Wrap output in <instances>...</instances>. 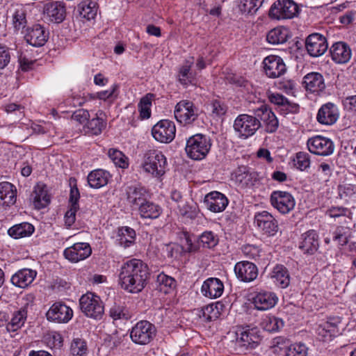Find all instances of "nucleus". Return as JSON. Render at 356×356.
Here are the masks:
<instances>
[{"mask_svg": "<svg viewBox=\"0 0 356 356\" xmlns=\"http://www.w3.org/2000/svg\"><path fill=\"white\" fill-rule=\"evenodd\" d=\"M270 278L278 287L286 289L290 284V275L288 269L283 265L277 264L270 273Z\"/></svg>", "mask_w": 356, "mask_h": 356, "instance_id": "obj_36", "label": "nucleus"}, {"mask_svg": "<svg viewBox=\"0 0 356 356\" xmlns=\"http://www.w3.org/2000/svg\"><path fill=\"white\" fill-rule=\"evenodd\" d=\"M263 65L265 74L271 79L278 78L286 71L283 59L275 55L266 56L263 60Z\"/></svg>", "mask_w": 356, "mask_h": 356, "instance_id": "obj_14", "label": "nucleus"}, {"mask_svg": "<svg viewBox=\"0 0 356 356\" xmlns=\"http://www.w3.org/2000/svg\"><path fill=\"white\" fill-rule=\"evenodd\" d=\"M159 289L164 293H168L169 291L175 287V280L163 273L158 275L156 278Z\"/></svg>", "mask_w": 356, "mask_h": 356, "instance_id": "obj_47", "label": "nucleus"}, {"mask_svg": "<svg viewBox=\"0 0 356 356\" xmlns=\"http://www.w3.org/2000/svg\"><path fill=\"white\" fill-rule=\"evenodd\" d=\"M268 98L270 103L276 105L279 111L282 108L284 104L286 102V98L277 92H269L268 94Z\"/></svg>", "mask_w": 356, "mask_h": 356, "instance_id": "obj_63", "label": "nucleus"}, {"mask_svg": "<svg viewBox=\"0 0 356 356\" xmlns=\"http://www.w3.org/2000/svg\"><path fill=\"white\" fill-rule=\"evenodd\" d=\"M182 250L185 252L194 254L200 252V248L212 249L216 247L219 239L211 231L204 232L195 241L188 232H184L181 238Z\"/></svg>", "mask_w": 356, "mask_h": 356, "instance_id": "obj_3", "label": "nucleus"}, {"mask_svg": "<svg viewBox=\"0 0 356 356\" xmlns=\"http://www.w3.org/2000/svg\"><path fill=\"white\" fill-rule=\"evenodd\" d=\"M13 22L16 30H19L25 26L26 23V14L22 8L15 10L13 15Z\"/></svg>", "mask_w": 356, "mask_h": 356, "instance_id": "obj_56", "label": "nucleus"}, {"mask_svg": "<svg viewBox=\"0 0 356 356\" xmlns=\"http://www.w3.org/2000/svg\"><path fill=\"white\" fill-rule=\"evenodd\" d=\"M155 326L147 321L138 322L131 330L132 341L139 345L149 343L156 336Z\"/></svg>", "mask_w": 356, "mask_h": 356, "instance_id": "obj_8", "label": "nucleus"}, {"mask_svg": "<svg viewBox=\"0 0 356 356\" xmlns=\"http://www.w3.org/2000/svg\"><path fill=\"white\" fill-rule=\"evenodd\" d=\"M126 192L127 200L134 209H138L147 200V193L143 187L131 186Z\"/></svg>", "mask_w": 356, "mask_h": 356, "instance_id": "obj_29", "label": "nucleus"}, {"mask_svg": "<svg viewBox=\"0 0 356 356\" xmlns=\"http://www.w3.org/2000/svg\"><path fill=\"white\" fill-rule=\"evenodd\" d=\"M37 272L30 268H23L16 272L11 277L13 285L19 288H26L35 280Z\"/></svg>", "mask_w": 356, "mask_h": 356, "instance_id": "obj_30", "label": "nucleus"}, {"mask_svg": "<svg viewBox=\"0 0 356 356\" xmlns=\"http://www.w3.org/2000/svg\"><path fill=\"white\" fill-rule=\"evenodd\" d=\"M350 236V229L345 226H339L333 233V240L340 245H346Z\"/></svg>", "mask_w": 356, "mask_h": 356, "instance_id": "obj_52", "label": "nucleus"}, {"mask_svg": "<svg viewBox=\"0 0 356 356\" xmlns=\"http://www.w3.org/2000/svg\"><path fill=\"white\" fill-rule=\"evenodd\" d=\"M50 202V197L48 195L46 186L38 184L35 186L33 204L35 208L40 209L46 207Z\"/></svg>", "mask_w": 356, "mask_h": 356, "instance_id": "obj_38", "label": "nucleus"}, {"mask_svg": "<svg viewBox=\"0 0 356 356\" xmlns=\"http://www.w3.org/2000/svg\"><path fill=\"white\" fill-rule=\"evenodd\" d=\"M109 316L114 321L116 320H128L131 318V315L127 308L121 305L115 303L109 310Z\"/></svg>", "mask_w": 356, "mask_h": 356, "instance_id": "obj_48", "label": "nucleus"}, {"mask_svg": "<svg viewBox=\"0 0 356 356\" xmlns=\"http://www.w3.org/2000/svg\"><path fill=\"white\" fill-rule=\"evenodd\" d=\"M108 154L116 166L121 168H127L128 167L127 158L122 152L115 149H110Z\"/></svg>", "mask_w": 356, "mask_h": 356, "instance_id": "obj_51", "label": "nucleus"}, {"mask_svg": "<svg viewBox=\"0 0 356 356\" xmlns=\"http://www.w3.org/2000/svg\"><path fill=\"white\" fill-rule=\"evenodd\" d=\"M261 122L268 133L275 132L279 126L278 120L272 110L266 104L254 111V115L241 114L234 122V130L239 138L247 139L261 127Z\"/></svg>", "mask_w": 356, "mask_h": 356, "instance_id": "obj_1", "label": "nucleus"}, {"mask_svg": "<svg viewBox=\"0 0 356 356\" xmlns=\"http://www.w3.org/2000/svg\"><path fill=\"white\" fill-rule=\"evenodd\" d=\"M193 63V58H191L186 60L178 69L177 79L184 86L193 84L195 81V73L192 70Z\"/></svg>", "mask_w": 356, "mask_h": 356, "instance_id": "obj_32", "label": "nucleus"}, {"mask_svg": "<svg viewBox=\"0 0 356 356\" xmlns=\"http://www.w3.org/2000/svg\"><path fill=\"white\" fill-rule=\"evenodd\" d=\"M175 123L168 120H162L157 122L152 129L154 138L163 143H170L175 137Z\"/></svg>", "mask_w": 356, "mask_h": 356, "instance_id": "obj_11", "label": "nucleus"}, {"mask_svg": "<svg viewBox=\"0 0 356 356\" xmlns=\"http://www.w3.org/2000/svg\"><path fill=\"white\" fill-rule=\"evenodd\" d=\"M272 206L282 214L289 213L294 209L296 202L291 193L286 191H275L271 193Z\"/></svg>", "mask_w": 356, "mask_h": 356, "instance_id": "obj_13", "label": "nucleus"}, {"mask_svg": "<svg viewBox=\"0 0 356 356\" xmlns=\"http://www.w3.org/2000/svg\"><path fill=\"white\" fill-rule=\"evenodd\" d=\"M107 124V118L105 113L99 110L95 117L88 120L87 123V132L92 135L98 136L106 129Z\"/></svg>", "mask_w": 356, "mask_h": 356, "instance_id": "obj_35", "label": "nucleus"}, {"mask_svg": "<svg viewBox=\"0 0 356 356\" xmlns=\"http://www.w3.org/2000/svg\"><path fill=\"white\" fill-rule=\"evenodd\" d=\"M264 0H240L238 8L242 13L253 15L262 6Z\"/></svg>", "mask_w": 356, "mask_h": 356, "instance_id": "obj_46", "label": "nucleus"}, {"mask_svg": "<svg viewBox=\"0 0 356 356\" xmlns=\"http://www.w3.org/2000/svg\"><path fill=\"white\" fill-rule=\"evenodd\" d=\"M167 165L166 157L161 152L150 149L144 154L141 167L145 172L160 179L165 175Z\"/></svg>", "mask_w": 356, "mask_h": 356, "instance_id": "obj_4", "label": "nucleus"}, {"mask_svg": "<svg viewBox=\"0 0 356 356\" xmlns=\"http://www.w3.org/2000/svg\"><path fill=\"white\" fill-rule=\"evenodd\" d=\"M350 213L349 210L343 207H331L327 211L325 214L330 218H338L347 216Z\"/></svg>", "mask_w": 356, "mask_h": 356, "instance_id": "obj_58", "label": "nucleus"}, {"mask_svg": "<svg viewBox=\"0 0 356 356\" xmlns=\"http://www.w3.org/2000/svg\"><path fill=\"white\" fill-rule=\"evenodd\" d=\"M235 181L241 188H250L257 181V174L246 167H240L235 172Z\"/></svg>", "mask_w": 356, "mask_h": 356, "instance_id": "obj_31", "label": "nucleus"}, {"mask_svg": "<svg viewBox=\"0 0 356 356\" xmlns=\"http://www.w3.org/2000/svg\"><path fill=\"white\" fill-rule=\"evenodd\" d=\"M81 312L89 318L100 319L104 314V307L99 296L88 292L79 299Z\"/></svg>", "mask_w": 356, "mask_h": 356, "instance_id": "obj_7", "label": "nucleus"}, {"mask_svg": "<svg viewBox=\"0 0 356 356\" xmlns=\"http://www.w3.org/2000/svg\"><path fill=\"white\" fill-rule=\"evenodd\" d=\"M177 121L182 124H191L195 122L198 115V108L188 100H181L177 104L174 111Z\"/></svg>", "mask_w": 356, "mask_h": 356, "instance_id": "obj_9", "label": "nucleus"}, {"mask_svg": "<svg viewBox=\"0 0 356 356\" xmlns=\"http://www.w3.org/2000/svg\"><path fill=\"white\" fill-rule=\"evenodd\" d=\"M118 271V284L130 293L141 292L147 284L150 275L147 265L136 259L124 262Z\"/></svg>", "mask_w": 356, "mask_h": 356, "instance_id": "obj_2", "label": "nucleus"}, {"mask_svg": "<svg viewBox=\"0 0 356 356\" xmlns=\"http://www.w3.org/2000/svg\"><path fill=\"white\" fill-rule=\"evenodd\" d=\"M44 13L49 20L56 23H60L65 17L66 10L65 3L62 1H51L44 5Z\"/></svg>", "mask_w": 356, "mask_h": 356, "instance_id": "obj_25", "label": "nucleus"}, {"mask_svg": "<svg viewBox=\"0 0 356 356\" xmlns=\"http://www.w3.org/2000/svg\"><path fill=\"white\" fill-rule=\"evenodd\" d=\"M254 223L263 234L268 236H275L279 229L277 221L266 211L256 213Z\"/></svg>", "mask_w": 356, "mask_h": 356, "instance_id": "obj_10", "label": "nucleus"}, {"mask_svg": "<svg viewBox=\"0 0 356 356\" xmlns=\"http://www.w3.org/2000/svg\"><path fill=\"white\" fill-rule=\"evenodd\" d=\"M307 145L311 153L323 156L332 154L334 149V145L331 139L319 135L309 138Z\"/></svg>", "mask_w": 356, "mask_h": 356, "instance_id": "obj_12", "label": "nucleus"}, {"mask_svg": "<svg viewBox=\"0 0 356 356\" xmlns=\"http://www.w3.org/2000/svg\"><path fill=\"white\" fill-rule=\"evenodd\" d=\"M153 97L154 95L149 93L141 98L138 104V109L140 111V118L142 119H147L150 117V108L152 106V100Z\"/></svg>", "mask_w": 356, "mask_h": 356, "instance_id": "obj_50", "label": "nucleus"}, {"mask_svg": "<svg viewBox=\"0 0 356 356\" xmlns=\"http://www.w3.org/2000/svg\"><path fill=\"white\" fill-rule=\"evenodd\" d=\"M262 327L269 332H275L284 327L282 319L275 316H266L262 321Z\"/></svg>", "mask_w": 356, "mask_h": 356, "instance_id": "obj_45", "label": "nucleus"}, {"mask_svg": "<svg viewBox=\"0 0 356 356\" xmlns=\"http://www.w3.org/2000/svg\"><path fill=\"white\" fill-rule=\"evenodd\" d=\"M211 110L213 114L216 116H221L226 113L227 106L220 100L213 99L210 104Z\"/></svg>", "mask_w": 356, "mask_h": 356, "instance_id": "obj_59", "label": "nucleus"}, {"mask_svg": "<svg viewBox=\"0 0 356 356\" xmlns=\"http://www.w3.org/2000/svg\"><path fill=\"white\" fill-rule=\"evenodd\" d=\"M278 302L275 293L270 291L261 290L252 298V303L257 310L266 311L273 308Z\"/></svg>", "mask_w": 356, "mask_h": 356, "instance_id": "obj_18", "label": "nucleus"}, {"mask_svg": "<svg viewBox=\"0 0 356 356\" xmlns=\"http://www.w3.org/2000/svg\"><path fill=\"white\" fill-rule=\"evenodd\" d=\"M46 316L49 321L65 323L72 318L73 311L65 304L58 302L51 305L47 311Z\"/></svg>", "mask_w": 356, "mask_h": 356, "instance_id": "obj_16", "label": "nucleus"}, {"mask_svg": "<svg viewBox=\"0 0 356 356\" xmlns=\"http://www.w3.org/2000/svg\"><path fill=\"white\" fill-rule=\"evenodd\" d=\"M136 238V232L129 227H122L118 229L116 241L123 248L130 247Z\"/></svg>", "mask_w": 356, "mask_h": 356, "instance_id": "obj_40", "label": "nucleus"}, {"mask_svg": "<svg viewBox=\"0 0 356 356\" xmlns=\"http://www.w3.org/2000/svg\"><path fill=\"white\" fill-rule=\"evenodd\" d=\"M34 230V227L31 224L22 222L13 226L8 229V232L10 236L19 238L31 236Z\"/></svg>", "mask_w": 356, "mask_h": 356, "instance_id": "obj_42", "label": "nucleus"}, {"mask_svg": "<svg viewBox=\"0 0 356 356\" xmlns=\"http://www.w3.org/2000/svg\"><path fill=\"white\" fill-rule=\"evenodd\" d=\"M10 61V49L0 44V70L6 67Z\"/></svg>", "mask_w": 356, "mask_h": 356, "instance_id": "obj_61", "label": "nucleus"}, {"mask_svg": "<svg viewBox=\"0 0 356 356\" xmlns=\"http://www.w3.org/2000/svg\"><path fill=\"white\" fill-rule=\"evenodd\" d=\"M305 47L308 54L312 57H319L327 50L328 44L325 36L320 33L309 35L305 42Z\"/></svg>", "mask_w": 356, "mask_h": 356, "instance_id": "obj_15", "label": "nucleus"}, {"mask_svg": "<svg viewBox=\"0 0 356 356\" xmlns=\"http://www.w3.org/2000/svg\"><path fill=\"white\" fill-rule=\"evenodd\" d=\"M308 348L304 343H294L285 350V356H307Z\"/></svg>", "mask_w": 356, "mask_h": 356, "instance_id": "obj_54", "label": "nucleus"}, {"mask_svg": "<svg viewBox=\"0 0 356 356\" xmlns=\"http://www.w3.org/2000/svg\"><path fill=\"white\" fill-rule=\"evenodd\" d=\"M339 117V109L334 104L327 102L323 104L316 115L317 121L324 125H332Z\"/></svg>", "mask_w": 356, "mask_h": 356, "instance_id": "obj_20", "label": "nucleus"}, {"mask_svg": "<svg viewBox=\"0 0 356 356\" xmlns=\"http://www.w3.org/2000/svg\"><path fill=\"white\" fill-rule=\"evenodd\" d=\"M92 248L88 243H76L67 248L63 252L65 257L72 262L84 260L90 256Z\"/></svg>", "mask_w": 356, "mask_h": 356, "instance_id": "obj_19", "label": "nucleus"}, {"mask_svg": "<svg viewBox=\"0 0 356 356\" xmlns=\"http://www.w3.org/2000/svg\"><path fill=\"white\" fill-rule=\"evenodd\" d=\"M300 10L298 5L293 0H277L270 6L268 16L277 20L290 19L297 17Z\"/></svg>", "mask_w": 356, "mask_h": 356, "instance_id": "obj_6", "label": "nucleus"}, {"mask_svg": "<svg viewBox=\"0 0 356 356\" xmlns=\"http://www.w3.org/2000/svg\"><path fill=\"white\" fill-rule=\"evenodd\" d=\"M204 202L209 211L219 213L225 209L229 201L224 194L218 191H212L206 195Z\"/></svg>", "mask_w": 356, "mask_h": 356, "instance_id": "obj_22", "label": "nucleus"}, {"mask_svg": "<svg viewBox=\"0 0 356 356\" xmlns=\"http://www.w3.org/2000/svg\"><path fill=\"white\" fill-rule=\"evenodd\" d=\"M241 251L244 257L249 259L257 260L261 256V249L254 245H244L241 248Z\"/></svg>", "mask_w": 356, "mask_h": 356, "instance_id": "obj_55", "label": "nucleus"}, {"mask_svg": "<svg viewBox=\"0 0 356 356\" xmlns=\"http://www.w3.org/2000/svg\"><path fill=\"white\" fill-rule=\"evenodd\" d=\"M293 162L297 169L301 171L306 170L310 167V156L305 152H297L293 159Z\"/></svg>", "mask_w": 356, "mask_h": 356, "instance_id": "obj_49", "label": "nucleus"}, {"mask_svg": "<svg viewBox=\"0 0 356 356\" xmlns=\"http://www.w3.org/2000/svg\"><path fill=\"white\" fill-rule=\"evenodd\" d=\"M234 270L237 279L243 282L254 281L257 279L259 273L257 266L248 261L237 262Z\"/></svg>", "mask_w": 356, "mask_h": 356, "instance_id": "obj_17", "label": "nucleus"}, {"mask_svg": "<svg viewBox=\"0 0 356 356\" xmlns=\"http://www.w3.org/2000/svg\"><path fill=\"white\" fill-rule=\"evenodd\" d=\"M86 342L79 338L74 339L70 346V353L73 356H83L87 353Z\"/></svg>", "mask_w": 356, "mask_h": 356, "instance_id": "obj_53", "label": "nucleus"}, {"mask_svg": "<svg viewBox=\"0 0 356 356\" xmlns=\"http://www.w3.org/2000/svg\"><path fill=\"white\" fill-rule=\"evenodd\" d=\"M111 177L109 172L103 169H96L88 174L87 180L91 188L97 189L107 185Z\"/></svg>", "mask_w": 356, "mask_h": 356, "instance_id": "obj_34", "label": "nucleus"}, {"mask_svg": "<svg viewBox=\"0 0 356 356\" xmlns=\"http://www.w3.org/2000/svg\"><path fill=\"white\" fill-rule=\"evenodd\" d=\"M224 307L221 302L208 305L202 309V316L207 321H211L219 318Z\"/></svg>", "mask_w": 356, "mask_h": 356, "instance_id": "obj_44", "label": "nucleus"}, {"mask_svg": "<svg viewBox=\"0 0 356 356\" xmlns=\"http://www.w3.org/2000/svg\"><path fill=\"white\" fill-rule=\"evenodd\" d=\"M299 111V105L295 103L290 102L288 99H286V102H285L280 110V112L282 115H286L289 113H297Z\"/></svg>", "mask_w": 356, "mask_h": 356, "instance_id": "obj_64", "label": "nucleus"}, {"mask_svg": "<svg viewBox=\"0 0 356 356\" xmlns=\"http://www.w3.org/2000/svg\"><path fill=\"white\" fill-rule=\"evenodd\" d=\"M89 118L90 113L85 109H78L72 115V120L79 122L80 124H87Z\"/></svg>", "mask_w": 356, "mask_h": 356, "instance_id": "obj_60", "label": "nucleus"}, {"mask_svg": "<svg viewBox=\"0 0 356 356\" xmlns=\"http://www.w3.org/2000/svg\"><path fill=\"white\" fill-rule=\"evenodd\" d=\"M28 307L29 303H26L12 314L10 321L8 320L7 324V330L8 332H16L24 326L27 318Z\"/></svg>", "mask_w": 356, "mask_h": 356, "instance_id": "obj_33", "label": "nucleus"}, {"mask_svg": "<svg viewBox=\"0 0 356 356\" xmlns=\"http://www.w3.org/2000/svg\"><path fill=\"white\" fill-rule=\"evenodd\" d=\"M49 38V33L40 24H34L26 29L24 39L33 47L43 46Z\"/></svg>", "mask_w": 356, "mask_h": 356, "instance_id": "obj_21", "label": "nucleus"}, {"mask_svg": "<svg viewBox=\"0 0 356 356\" xmlns=\"http://www.w3.org/2000/svg\"><path fill=\"white\" fill-rule=\"evenodd\" d=\"M260 341L259 331L255 327L242 330L236 339L238 345L245 350L256 348Z\"/></svg>", "mask_w": 356, "mask_h": 356, "instance_id": "obj_23", "label": "nucleus"}, {"mask_svg": "<svg viewBox=\"0 0 356 356\" xmlns=\"http://www.w3.org/2000/svg\"><path fill=\"white\" fill-rule=\"evenodd\" d=\"M330 53L332 60L337 64L348 63L352 56L350 47L343 42L334 43L330 49Z\"/></svg>", "mask_w": 356, "mask_h": 356, "instance_id": "obj_24", "label": "nucleus"}, {"mask_svg": "<svg viewBox=\"0 0 356 356\" xmlns=\"http://www.w3.org/2000/svg\"><path fill=\"white\" fill-rule=\"evenodd\" d=\"M211 145V140L209 136L196 134L186 140L185 151L190 159L200 161L209 154Z\"/></svg>", "mask_w": 356, "mask_h": 356, "instance_id": "obj_5", "label": "nucleus"}, {"mask_svg": "<svg viewBox=\"0 0 356 356\" xmlns=\"http://www.w3.org/2000/svg\"><path fill=\"white\" fill-rule=\"evenodd\" d=\"M81 17L88 20L94 19L97 12V3L92 0H84L78 6Z\"/></svg>", "mask_w": 356, "mask_h": 356, "instance_id": "obj_43", "label": "nucleus"}, {"mask_svg": "<svg viewBox=\"0 0 356 356\" xmlns=\"http://www.w3.org/2000/svg\"><path fill=\"white\" fill-rule=\"evenodd\" d=\"M302 85L307 91L319 93L325 88L324 78L321 73L310 72L303 77Z\"/></svg>", "mask_w": 356, "mask_h": 356, "instance_id": "obj_26", "label": "nucleus"}, {"mask_svg": "<svg viewBox=\"0 0 356 356\" xmlns=\"http://www.w3.org/2000/svg\"><path fill=\"white\" fill-rule=\"evenodd\" d=\"M334 327L328 322L320 324L316 328V332L318 336L321 337L322 340H327L332 337Z\"/></svg>", "mask_w": 356, "mask_h": 356, "instance_id": "obj_57", "label": "nucleus"}, {"mask_svg": "<svg viewBox=\"0 0 356 356\" xmlns=\"http://www.w3.org/2000/svg\"><path fill=\"white\" fill-rule=\"evenodd\" d=\"M15 186L7 181L0 183V205L9 207L16 202Z\"/></svg>", "mask_w": 356, "mask_h": 356, "instance_id": "obj_37", "label": "nucleus"}, {"mask_svg": "<svg viewBox=\"0 0 356 356\" xmlns=\"http://www.w3.org/2000/svg\"><path fill=\"white\" fill-rule=\"evenodd\" d=\"M318 245V236L316 231L312 229L302 234L299 248L304 253L314 254Z\"/></svg>", "mask_w": 356, "mask_h": 356, "instance_id": "obj_28", "label": "nucleus"}, {"mask_svg": "<svg viewBox=\"0 0 356 356\" xmlns=\"http://www.w3.org/2000/svg\"><path fill=\"white\" fill-rule=\"evenodd\" d=\"M224 284L218 278L210 277L206 280L202 286L201 292L207 298H217L222 296Z\"/></svg>", "mask_w": 356, "mask_h": 356, "instance_id": "obj_27", "label": "nucleus"}, {"mask_svg": "<svg viewBox=\"0 0 356 356\" xmlns=\"http://www.w3.org/2000/svg\"><path fill=\"white\" fill-rule=\"evenodd\" d=\"M139 214L143 218L156 219L162 213V209L152 202L147 200L138 209Z\"/></svg>", "mask_w": 356, "mask_h": 356, "instance_id": "obj_41", "label": "nucleus"}, {"mask_svg": "<svg viewBox=\"0 0 356 356\" xmlns=\"http://www.w3.org/2000/svg\"><path fill=\"white\" fill-rule=\"evenodd\" d=\"M79 209V208L76 207L75 206H69V208L64 216L65 225L68 228L74 223L76 220V213Z\"/></svg>", "mask_w": 356, "mask_h": 356, "instance_id": "obj_62", "label": "nucleus"}, {"mask_svg": "<svg viewBox=\"0 0 356 356\" xmlns=\"http://www.w3.org/2000/svg\"><path fill=\"white\" fill-rule=\"evenodd\" d=\"M289 38V29L284 26H277L268 33L266 40L270 44H280L285 43Z\"/></svg>", "mask_w": 356, "mask_h": 356, "instance_id": "obj_39", "label": "nucleus"}]
</instances>
